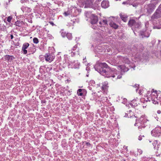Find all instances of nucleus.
Instances as JSON below:
<instances>
[{"mask_svg": "<svg viewBox=\"0 0 161 161\" xmlns=\"http://www.w3.org/2000/svg\"><path fill=\"white\" fill-rule=\"evenodd\" d=\"M99 70H98L96 68H95V69L99 73L101 74L104 75L106 77H112L114 78L115 77V75H114L113 76H108V72L105 70L103 68H107L108 67V65L105 63H100L99 64Z\"/></svg>", "mask_w": 161, "mask_h": 161, "instance_id": "1", "label": "nucleus"}, {"mask_svg": "<svg viewBox=\"0 0 161 161\" xmlns=\"http://www.w3.org/2000/svg\"><path fill=\"white\" fill-rule=\"evenodd\" d=\"M151 134L154 137L161 136V128L160 127L155 128L152 131Z\"/></svg>", "mask_w": 161, "mask_h": 161, "instance_id": "2", "label": "nucleus"}, {"mask_svg": "<svg viewBox=\"0 0 161 161\" xmlns=\"http://www.w3.org/2000/svg\"><path fill=\"white\" fill-rule=\"evenodd\" d=\"M161 17V9L158 8L151 17V19H157Z\"/></svg>", "mask_w": 161, "mask_h": 161, "instance_id": "3", "label": "nucleus"}, {"mask_svg": "<svg viewBox=\"0 0 161 161\" xmlns=\"http://www.w3.org/2000/svg\"><path fill=\"white\" fill-rule=\"evenodd\" d=\"M44 57L45 60L50 63L53 61L54 58V56L49 53L46 54Z\"/></svg>", "mask_w": 161, "mask_h": 161, "instance_id": "4", "label": "nucleus"}, {"mask_svg": "<svg viewBox=\"0 0 161 161\" xmlns=\"http://www.w3.org/2000/svg\"><path fill=\"white\" fill-rule=\"evenodd\" d=\"M156 7L155 5L153 4H149L147 6V12L149 14H151L154 9Z\"/></svg>", "mask_w": 161, "mask_h": 161, "instance_id": "5", "label": "nucleus"}, {"mask_svg": "<svg viewBox=\"0 0 161 161\" xmlns=\"http://www.w3.org/2000/svg\"><path fill=\"white\" fill-rule=\"evenodd\" d=\"M91 23L92 24H96L98 21V17L97 16L92 14L91 17Z\"/></svg>", "mask_w": 161, "mask_h": 161, "instance_id": "6", "label": "nucleus"}, {"mask_svg": "<svg viewBox=\"0 0 161 161\" xmlns=\"http://www.w3.org/2000/svg\"><path fill=\"white\" fill-rule=\"evenodd\" d=\"M84 2L85 4V7H90L92 5V2L91 0H84Z\"/></svg>", "mask_w": 161, "mask_h": 161, "instance_id": "7", "label": "nucleus"}, {"mask_svg": "<svg viewBox=\"0 0 161 161\" xmlns=\"http://www.w3.org/2000/svg\"><path fill=\"white\" fill-rule=\"evenodd\" d=\"M118 67L120 68L121 72H125L129 70V69L124 65H119L118 66Z\"/></svg>", "mask_w": 161, "mask_h": 161, "instance_id": "8", "label": "nucleus"}, {"mask_svg": "<svg viewBox=\"0 0 161 161\" xmlns=\"http://www.w3.org/2000/svg\"><path fill=\"white\" fill-rule=\"evenodd\" d=\"M101 6L104 8H108L109 6L108 2L106 1H103L101 3Z\"/></svg>", "mask_w": 161, "mask_h": 161, "instance_id": "9", "label": "nucleus"}, {"mask_svg": "<svg viewBox=\"0 0 161 161\" xmlns=\"http://www.w3.org/2000/svg\"><path fill=\"white\" fill-rule=\"evenodd\" d=\"M154 148L155 150H158L159 147V145L158 144V142L157 140H155L153 142V143Z\"/></svg>", "mask_w": 161, "mask_h": 161, "instance_id": "10", "label": "nucleus"}, {"mask_svg": "<svg viewBox=\"0 0 161 161\" xmlns=\"http://www.w3.org/2000/svg\"><path fill=\"white\" fill-rule=\"evenodd\" d=\"M119 15L122 20L125 22H126L127 21V16L126 15L123 14H120Z\"/></svg>", "mask_w": 161, "mask_h": 161, "instance_id": "11", "label": "nucleus"}, {"mask_svg": "<svg viewBox=\"0 0 161 161\" xmlns=\"http://www.w3.org/2000/svg\"><path fill=\"white\" fill-rule=\"evenodd\" d=\"M77 46L76 45H75L73 47L72 49V50H73V51H72L71 52L72 56H74L75 54L76 53V52H77V50H78L77 49Z\"/></svg>", "mask_w": 161, "mask_h": 161, "instance_id": "12", "label": "nucleus"}, {"mask_svg": "<svg viewBox=\"0 0 161 161\" xmlns=\"http://www.w3.org/2000/svg\"><path fill=\"white\" fill-rule=\"evenodd\" d=\"M136 21L133 19H130L128 23V25L130 27L133 26L135 23Z\"/></svg>", "mask_w": 161, "mask_h": 161, "instance_id": "13", "label": "nucleus"}, {"mask_svg": "<svg viewBox=\"0 0 161 161\" xmlns=\"http://www.w3.org/2000/svg\"><path fill=\"white\" fill-rule=\"evenodd\" d=\"M13 58H14L13 56L8 55H6L5 57V59H7L8 61H11L13 60Z\"/></svg>", "mask_w": 161, "mask_h": 161, "instance_id": "14", "label": "nucleus"}, {"mask_svg": "<svg viewBox=\"0 0 161 161\" xmlns=\"http://www.w3.org/2000/svg\"><path fill=\"white\" fill-rule=\"evenodd\" d=\"M110 25L111 27L115 29H117L118 27V25L114 22H111Z\"/></svg>", "mask_w": 161, "mask_h": 161, "instance_id": "15", "label": "nucleus"}, {"mask_svg": "<svg viewBox=\"0 0 161 161\" xmlns=\"http://www.w3.org/2000/svg\"><path fill=\"white\" fill-rule=\"evenodd\" d=\"M82 91H84V90L80 89L78 90L77 93L79 96H82L83 95Z\"/></svg>", "mask_w": 161, "mask_h": 161, "instance_id": "16", "label": "nucleus"}, {"mask_svg": "<svg viewBox=\"0 0 161 161\" xmlns=\"http://www.w3.org/2000/svg\"><path fill=\"white\" fill-rule=\"evenodd\" d=\"M108 84L105 83L104 84L102 87V89L104 91H105L107 89V88L108 87V86H107Z\"/></svg>", "mask_w": 161, "mask_h": 161, "instance_id": "17", "label": "nucleus"}, {"mask_svg": "<svg viewBox=\"0 0 161 161\" xmlns=\"http://www.w3.org/2000/svg\"><path fill=\"white\" fill-rule=\"evenodd\" d=\"M29 44L28 43H24L23 46L22 48L23 49H27L29 46Z\"/></svg>", "mask_w": 161, "mask_h": 161, "instance_id": "18", "label": "nucleus"}, {"mask_svg": "<svg viewBox=\"0 0 161 161\" xmlns=\"http://www.w3.org/2000/svg\"><path fill=\"white\" fill-rule=\"evenodd\" d=\"M66 36L69 40H71L72 38V35L70 33H67Z\"/></svg>", "mask_w": 161, "mask_h": 161, "instance_id": "19", "label": "nucleus"}, {"mask_svg": "<svg viewBox=\"0 0 161 161\" xmlns=\"http://www.w3.org/2000/svg\"><path fill=\"white\" fill-rule=\"evenodd\" d=\"M141 26V24L140 23H139L138 22H137V23H136V26L135 27V28H137V29H139L140 27Z\"/></svg>", "mask_w": 161, "mask_h": 161, "instance_id": "20", "label": "nucleus"}, {"mask_svg": "<svg viewBox=\"0 0 161 161\" xmlns=\"http://www.w3.org/2000/svg\"><path fill=\"white\" fill-rule=\"evenodd\" d=\"M33 41L34 43L37 44L38 43L39 41L36 38H34L33 39Z\"/></svg>", "mask_w": 161, "mask_h": 161, "instance_id": "21", "label": "nucleus"}, {"mask_svg": "<svg viewBox=\"0 0 161 161\" xmlns=\"http://www.w3.org/2000/svg\"><path fill=\"white\" fill-rule=\"evenodd\" d=\"M152 93L153 92H155V93L156 94H157V97L159 96V93H157V91L156 90L154 91L153 89H152Z\"/></svg>", "mask_w": 161, "mask_h": 161, "instance_id": "22", "label": "nucleus"}, {"mask_svg": "<svg viewBox=\"0 0 161 161\" xmlns=\"http://www.w3.org/2000/svg\"><path fill=\"white\" fill-rule=\"evenodd\" d=\"M138 153H137V155L139 154L140 155L142 154V150L141 149H138L137 150Z\"/></svg>", "mask_w": 161, "mask_h": 161, "instance_id": "23", "label": "nucleus"}, {"mask_svg": "<svg viewBox=\"0 0 161 161\" xmlns=\"http://www.w3.org/2000/svg\"><path fill=\"white\" fill-rule=\"evenodd\" d=\"M12 19V17L11 16H9L8 17L7 21L8 22H11V20Z\"/></svg>", "mask_w": 161, "mask_h": 161, "instance_id": "24", "label": "nucleus"}, {"mask_svg": "<svg viewBox=\"0 0 161 161\" xmlns=\"http://www.w3.org/2000/svg\"><path fill=\"white\" fill-rule=\"evenodd\" d=\"M22 51L23 52V53L24 54H25L27 53V50L25 49H23V48H22Z\"/></svg>", "mask_w": 161, "mask_h": 161, "instance_id": "25", "label": "nucleus"}, {"mask_svg": "<svg viewBox=\"0 0 161 161\" xmlns=\"http://www.w3.org/2000/svg\"><path fill=\"white\" fill-rule=\"evenodd\" d=\"M103 23L104 24V25H106L107 24V20L105 19H103L102 21Z\"/></svg>", "mask_w": 161, "mask_h": 161, "instance_id": "26", "label": "nucleus"}, {"mask_svg": "<svg viewBox=\"0 0 161 161\" xmlns=\"http://www.w3.org/2000/svg\"><path fill=\"white\" fill-rule=\"evenodd\" d=\"M128 105H127V103H126V106H127L129 107H130V106L131 107H132L133 106V105L132 104V103H128Z\"/></svg>", "mask_w": 161, "mask_h": 161, "instance_id": "27", "label": "nucleus"}, {"mask_svg": "<svg viewBox=\"0 0 161 161\" xmlns=\"http://www.w3.org/2000/svg\"><path fill=\"white\" fill-rule=\"evenodd\" d=\"M158 0H152V1L153 3H155V4H157L158 1Z\"/></svg>", "mask_w": 161, "mask_h": 161, "instance_id": "28", "label": "nucleus"}, {"mask_svg": "<svg viewBox=\"0 0 161 161\" xmlns=\"http://www.w3.org/2000/svg\"><path fill=\"white\" fill-rule=\"evenodd\" d=\"M61 35L63 37H64L66 36V34L65 33L62 32L61 33Z\"/></svg>", "mask_w": 161, "mask_h": 161, "instance_id": "29", "label": "nucleus"}, {"mask_svg": "<svg viewBox=\"0 0 161 161\" xmlns=\"http://www.w3.org/2000/svg\"><path fill=\"white\" fill-rule=\"evenodd\" d=\"M15 24L16 26H19L20 23L19 21H17L15 23Z\"/></svg>", "mask_w": 161, "mask_h": 161, "instance_id": "30", "label": "nucleus"}, {"mask_svg": "<svg viewBox=\"0 0 161 161\" xmlns=\"http://www.w3.org/2000/svg\"><path fill=\"white\" fill-rule=\"evenodd\" d=\"M64 14L65 15V16H68L69 14V13L67 12H65Z\"/></svg>", "mask_w": 161, "mask_h": 161, "instance_id": "31", "label": "nucleus"}, {"mask_svg": "<svg viewBox=\"0 0 161 161\" xmlns=\"http://www.w3.org/2000/svg\"><path fill=\"white\" fill-rule=\"evenodd\" d=\"M143 117H144V116H142L140 118V120L141 121H142V120H145V119H142L143 118Z\"/></svg>", "mask_w": 161, "mask_h": 161, "instance_id": "32", "label": "nucleus"}, {"mask_svg": "<svg viewBox=\"0 0 161 161\" xmlns=\"http://www.w3.org/2000/svg\"><path fill=\"white\" fill-rule=\"evenodd\" d=\"M153 103L155 104H158V101H153Z\"/></svg>", "mask_w": 161, "mask_h": 161, "instance_id": "33", "label": "nucleus"}, {"mask_svg": "<svg viewBox=\"0 0 161 161\" xmlns=\"http://www.w3.org/2000/svg\"><path fill=\"white\" fill-rule=\"evenodd\" d=\"M122 76L121 75H119L117 77V79H120L121 78Z\"/></svg>", "mask_w": 161, "mask_h": 161, "instance_id": "34", "label": "nucleus"}, {"mask_svg": "<svg viewBox=\"0 0 161 161\" xmlns=\"http://www.w3.org/2000/svg\"><path fill=\"white\" fill-rule=\"evenodd\" d=\"M142 139V136H139L138 137V139L139 140H141Z\"/></svg>", "mask_w": 161, "mask_h": 161, "instance_id": "35", "label": "nucleus"}, {"mask_svg": "<svg viewBox=\"0 0 161 161\" xmlns=\"http://www.w3.org/2000/svg\"><path fill=\"white\" fill-rule=\"evenodd\" d=\"M124 148L125 150H126L127 151L128 150L127 147L125 146L124 147Z\"/></svg>", "mask_w": 161, "mask_h": 161, "instance_id": "36", "label": "nucleus"}, {"mask_svg": "<svg viewBox=\"0 0 161 161\" xmlns=\"http://www.w3.org/2000/svg\"><path fill=\"white\" fill-rule=\"evenodd\" d=\"M157 112L158 114H160L161 113V111L159 110H158L157 111Z\"/></svg>", "mask_w": 161, "mask_h": 161, "instance_id": "37", "label": "nucleus"}, {"mask_svg": "<svg viewBox=\"0 0 161 161\" xmlns=\"http://www.w3.org/2000/svg\"><path fill=\"white\" fill-rule=\"evenodd\" d=\"M138 22V21H137V22H136V21H135V23L134 25L133 26V27H134V28L135 27V26H136V23H137V22Z\"/></svg>", "mask_w": 161, "mask_h": 161, "instance_id": "38", "label": "nucleus"}, {"mask_svg": "<svg viewBox=\"0 0 161 161\" xmlns=\"http://www.w3.org/2000/svg\"><path fill=\"white\" fill-rule=\"evenodd\" d=\"M49 23L51 24V25H54V24L53 23V22H52V21H51V22H49Z\"/></svg>", "mask_w": 161, "mask_h": 161, "instance_id": "39", "label": "nucleus"}, {"mask_svg": "<svg viewBox=\"0 0 161 161\" xmlns=\"http://www.w3.org/2000/svg\"><path fill=\"white\" fill-rule=\"evenodd\" d=\"M10 37H11V39H12L13 38V35H10Z\"/></svg>", "mask_w": 161, "mask_h": 161, "instance_id": "40", "label": "nucleus"}, {"mask_svg": "<svg viewBox=\"0 0 161 161\" xmlns=\"http://www.w3.org/2000/svg\"><path fill=\"white\" fill-rule=\"evenodd\" d=\"M102 23H103V22H101V21H100L99 22V24L100 25H102Z\"/></svg>", "mask_w": 161, "mask_h": 161, "instance_id": "41", "label": "nucleus"}, {"mask_svg": "<svg viewBox=\"0 0 161 161\" xmlns=\"http://www.w3.org/2000/svg\"><path fill=\"white\" fill-rule=\"evenodd\" d=\"M123 4H125V3H126V2H124L123 3H122Z\"/></svg>", "mask_w": 161, "mask_h": 161, "instance_id": "42", "label": "nucleus"}, {"mask_svg": "<svg viewBox=\"0 0 161 161\" xmlns=\"http://www.w3.org/2000/svg\"><path fill=\"white\" fill-rule=\"evenodd\" d=\"M126 101H123V102H122V103H124V104H125V103H126Z\"/></svg>", "mask_w": 161, "mask_h": 161, "instance_id": "43", "label": "nucleus"}, {"mask_svg": "<svg viewBox=\"0 0 161 161\" xmlns=\"http://www.w3.org/2000/svg\"><path fill=\"white\" fill-rule=\"evenodd\" d=\"M138 86L137 84L135 85V86L136 87H137V86Z\"/></svg>", "mask_w": 161, "mask_h": 161, "instance_id": "44", "label": "nucleus"}, {"mask_svg": "<svg viewBox=\"0 0 161 161\" xmlns=\"http://www.w3.org/2000/svg\"><path fill=\"white\" fill-rule=\"evenodd\" d=\"M42 103H45V101H42Z\"/></svg>", "mask_w": 161, "mask_h": 161, "instance_id": "45", "label": "nucleus"}, {"mask_svg": "<svg viewBox=\"0 0 161 161\" xmlns=\"http://www.w3.org/2000/svg\"><path fill=\"white\" fill-rule=\"evenodd\" d=\"M86 144H87V145L90 144L88 143H87Z\"/></svg>", "mask_w": 161, "mask_h": 161, "instance_id": "46", "label": "nucleus"}, {"mask_svg": "<svg viewBox=\"0 0 161 161\" xmlns=\"http://www.w3.org/2000/svg\"><path fill=\"white\" fill-rule=\"evenodd\" d=\"M86 57H85V58H84L83 59V60H84V59H86Z\"/></svg>", "mask_w": 161, "mask_h": 161, "instance_id": "47", "label": "nucleus"}, {"mask_svg": "<svg viewBox=\"0 0 161 161\" xmlns=\"http://www.w3.org/2000/svg\"><path fill=\"white\" fill-rule=\"evenodd\" d=\"M140 128H141V127H138V128H139V129H140Z\"/></svg>", "mask_w": 161, "mask_h": 161, "instance_id": "48", "label": "nucleus"}, {"mask_svg": "<svg viewBox=\"0 0 161 161\" xmlns=\"http://www.w3.org/2000/svg\"><path fill=\"white\" fill-rule=\"evenodd\" d=\"M127 63H129V61H128V62H127Z\"/></svg>", "mask_w": 161, "mask_h": 161, "instance_id": "49", "label": "nucleus"}, {"mask_svg": "<svg viewBox=\"0 0 161 161\" xmlns=\"http://www.w3.org/2000/svg\"><path fill=\"white\" fill-rule=\"evenodd\" d=\"M136 123L135 124V126H136Z\"/></svg>", "mask_w": 161, "mask_h": 161, "instance_id": "50", "label": "nucleus"}, {"mask_svg": "<svg viewBox=\"0 0 161 161\" xmlns=\"http://www.w3.org/2000/svg\"><path fill=\"white\" fill-rule=\"evenodd\" d=\"M157 100H160V99H158Z\"/></svg>", "mask_w": 161, "mask_h": 161, "instance_id": "51", "label": "nucleus"}, {"mask_svg": "<svg viewBox=\"0 0 161 161\" xmlns=\"http://www.w3.org/2000/svg\"><path fill=\"white\" fill-rule=\"evenodd\" d=\"M148 36H146L147 37H148Z\"/></svg>", "mask_w": 161, "mask_h": 161, "instance_id": "52", "label": "nucleus"}, {"mask_svg": "<svg viewBox=\"0 0 161 161\" xmlns=\"http://www.w3.org/2000/svg\"><path fill=\"white\" fill-rule=\"evenodd\" d=\"M161 105V103H160Z\"/></svg>", "mask_w": 161, "mask_h": 161, "instance_id": "53", "label": "nucleus"}]
</instances>
